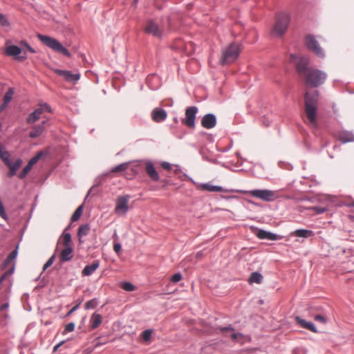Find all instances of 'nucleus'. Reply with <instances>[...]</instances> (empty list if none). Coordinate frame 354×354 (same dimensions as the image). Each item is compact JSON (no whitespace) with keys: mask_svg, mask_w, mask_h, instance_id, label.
I'll list each match as a JSON object with an SVG mask.
<instances>
[{"mask_svg":"<svg viewBox=\"0 0 354 354\" xmlns=\"http://www.w3.org/2000/svg\"><path fill=\"white\" fill-rule=\"evenodd\" d=\"M304 77L307 87L316 88L324 84L326 80L327 75L322 71L310 68L306 71Z\"/></svg>","mask_w":354,"mask_h":354,"instance_id":"obj_1","label":"nucleus"},{"mask_svg":"<svg viewBox=\"0 0 354 354\" xmlns=\"http://www.w3.org/2000/svg\"><path fill=\"white\" fill-rule=\"evenodd\" d=\"M290 16L288 12H281L276 16L275 23L272 28L271 34L274 37H281L287 31Z\"/></svg>","mask_w":354,"mask_h":354,"instance_id":"obj_2","label":"nucleus"},{"mask_svg":"<svg viewBox=\"0 0 354 354\" xmlns=\"http://www.w3.org/2000/svg\"><path fill=\"white\" fill-rule=\"evenodd\" d=\"M241 50L238 43H232L223 48L219 62L222 65L230 64L234 62L239 57Z\"/></svg>","mask_w":354,"mask_h":354,"instance_id":"obj_3","label":"nucleus"},{"mask_svg":"<svg viewBox=\"0 0 354 354\" xmlns=\"http://www.w3.org/2000/svg\"><path fill=\"white\" fill-rule=\"evenodd\" d=\"M38 39L46 46L52 48L53 50L60 53L66 57H71V53L68 49L64 48L57 40L49 36L37 35Z\"/></svg>","mask_w":354,"mask_h":354,"instance_id":"obj_4","label":"nucleus"},{"mask_svg":"<svg viewBox=\"0 0 354 354\" xmlns=\"http://www.w3.org/2000/svg\"><path fill=\"white\" fill-rule=\"evenodd\" d=\"M129 195L119 196L115 200V214L118 216L125 215L129 211Z\"/></svg>","mask_w":354,"mask_h":354,"instance_id":"obj_5","label":"nucleus"},{"mask_svg":"<svg viewBox=\"0 0 354 354\" xmlns=\"http://www.w3.org/2000/svg\"><path fill=\"white\" fill-rule=\"evenodd\" d=\"M145 31L146 33L158 39H161L164 33L163 27L153 19L147 21Z\"/></svg>","mask_w":354,"mask_h":354,"instance_id":"obj_6","label":"nucleus"},{"mask_svg":"<svg viewBox=\"0 0 354 354\" xmlns=\"http://www.w3.org/2000/svg\"><path fill=\"white\" fill-rule=\"evenodd\" d=\"M247 193L264 201H273L277 198L276 192L268 189H254L248 191Z\"/></svg>","mask_w":354,"mask_h":354,"instance_id":"obj_7","label":"nucleus"},{"mask_svg":"<svg viewBox=\"0 0 354 354\" xmlns=\"http://www.w3.org/2000/svg\"><path fill=\"white\" fill-rule=\"evenodd\" d=\"M290 61L291 62H295L296 68L298 73L301 76L304 77L306 71H307V69L309 68H308L309 64V59L306 57H297L294 55H290Z\"/></svg>","mask_w":354,"mask_h":354,"instance_id":"obj_8","label":"nucleus"},{"mask_svg":"<svg viewBox=\"0 0 354 354\" xmlns=\"http://www.w3.org/2000/svg\"><path fill=\"white\" fill-rule=\"evenodd\" d=\"M44 111L51 112L50 107L47 104H40V106L30 113L26 118L28 124H33L39 120Z\"/></svg>","mask_w":354,"mask_h":354,"instance_id":"obj_9","label":"nucleus"},{"mask_svg":"<svg viewBox=\"0 0 354 354\" xmlns=\"http://www.w3.org/2000/svg\"><path fill=\"white\" fill-rule=\"evenodd\" d=\"M198 113V108L192 106H189L185 110V116L183 119V123L189 128H194L196 115Z\"/></svg>","mask_w":354,"mask_h":354,"instance_id":"obj_10","label":"nucleus"},{"mask_svg":"<svg viewBox=\"0 0 354 354\" xmlns=\"http://www.w3.org/2000/svg\"><path fill=\"white\" fill-rule=\"evenodd\" d=\"M306 45L310 50L313 51L317 56L321 57L324 56V51L319 46L318 41L314 36L311 35H306Z\"/></svg>","mask_w":354,"mask_h":354,"instance_id":"obj_11","label":"nucleus"},{"mask_svg":"<svg viewBox=\"0 0 354 354\" xmlns=\"http://www.w3.org/2000/svg\"><path fill=\"white\" fill-rule=\"evenodd\" d=\"M305 113L307 118V124L313 128H316L317 125V106H309L308 104H306Z\"/></svg>","mask_w":354,"mask_h":354,"instance_id":"obj_12","label":"nucleus"},{"mask_svg":"<svg viewBox=\"0 0 354 354\" xmlns=\"http://www.w3.org/2000/svg\"><path fill=\"white\" fill-rule=\"evenodd\" d=\"M55 73L57 75L62 77L66 81L68 82H77L80 77V74L73 73L70 71H64L60 69H54Z\"/></svg>","mask_w":354,"mask_h":354,"instance_id":"obj_13","label":"nucleus"},{"mask_svg":"<svg viewBox=\"0 0 354 354\" xmlns=\"http://www.w3.org/2000/svg\"><path fill=\"white\" fill-rule=\"evenodd\" d=\"M22 52V49L17 46L10 45L6 48L5 53L8 56L17 57L16 59L19 61H24L26 59L25 53L24 55L19 56Z\"/></svg>","mask_w":354,"mask_h":354,"instance_id":"obj_14","label":"nucleus"},{"mask_svg":"<svg viewBox=\"0 0 354 354\" xmlns=\"http://www.w3.org/2000/svg\"><path fill=\"white\" fill-rule=\"evenodd\" d=\"M216 124V116L212 113L205 115L201 119V125L205 129H212Z\"/></svg>","mask_w":354,"mask_h":354,"instance_id":"obj_15","label":"nucleus"},{"mask_svg":"<svg viewBox=\"0 0 354 354\" xmlns=\"http://www.w3.org/2000/svg\"><path fill=\"white\" fill-rule=\"evenodd\" d=\"M145 169L147 176L152 181L157 182L160 180L159 174L151 162L147 161L145 162Z\"/></svg>","mask_w":354,"mask_h":354,"instance_id":"obj_16","label":"nucleus"},{"mask_svg":"<svg viewBox=\"0 0 354 354\" xmlns=\"http://www.w3.org/2000/svg\"><path fill=\"white\" fill-rule=\"evenodd\" d=\"M46 120L42 121L41 124L35 125L32 127V130L29 133L31 138H36L40 136L45 130L44 125L46 124Z\"/></svg>","mask_w":354,"mask_h":354,"instance_id":"obj_17","label":"nucleus"},{"mask_svg":"<svg viewBox=\"0 0 354 354\" xmlns=\"http://www.w3.org/2000/svg\"><path fill=\"white\" fill-rule=\"evenodd\" d=\"M257 236L260 239H268L272 241L279 240L281 239L280 236L263 230H259L257 232Z\"/></svg>","mask_w":354,"mask_h":354,"instance_id":"obj_18","label":"nucleus"},{"mask_svg":"<svg viewBox=\"0 0 354 354\" xmlns=\"http://www.w3.org/2000/svg\"><path fill=\"white\" fill-rule=\"evenodd\" d=\"M318 100V92L317 91L312 93L306 91L305 93V105L308 104L312 106H317Z\"/></svg>","mask_w":354,"mask_h":354,"instance_id":"obj_19","label":"nucleus"},{"mask_svg":"<svg viewBox=\"0 0 354 354\" xmlns=\"http://www.w3.org/2000/svg\"><path fill=\"white\" fill-rule=\"evenodd\" d=\"M152 119L156 122L165 120L167 118V112L162 109H155L152 111Z\"/></svg>","mask_w":354,"mask_h":354,"instance_id":"obj_20","label":"nucleus"},{"mask_svg":"<svg viewBox=\"0 0 354 354\" xmlns=\"http://www.w3.org/2000/svg\"><path fill=\"white\" fill-rule=\"evenodd\" d=\"M337 138L343 143L354 142V134L349 131H341L339 132L337 136Z\"/></svg>","mask_w":354,"mask_h":354,"instance_id":"obj_21","label":"nucleus"},{"mask_svg":"<svg viewBox=\"0 0 354 354\" xmlns=\"http://www.w3.org/2000/svg\"><path fill=\"white\" fill-rule=\"evenodd\" d=\"M295 321L301 327L308 329L313 333L317 332L316 328L311 322H308L306 320L300 318L299 317H296Z\"/></svg>","mask_w":354,"mask_h":354,"instance_id":"obj_22","label":"nucleus"},{"mask_svg":"<svg viewBox=\"0 0 354 354\" xmlns=\"http://www.w3.org/2000/svg\"><path fill=\"white\" fill-rule=\"evenodd\" d=\"M73 257V249L71 247H65L64 250H62L59 259L62 262H65L70 261Z\"/></svg>","mask_w":354,"mask_h":354,"instance_id":"obj_23","label":"nucleus"},{"mask_svg":"<svg viewBox=\"0 0 354 354\" xmlns=\"http://www.w3.org/2000/svg\"><path fill=\"white\" fill-rule=\"evenodd\" d=\"M100 266V263L98 261H94L91 265H88L84 267L82 270V275L84 276H89L92 273H93Z\"/></svg>","mask_w":354,"mask_h":354,"instance_id":"obj_24","label":"nucleus"},{"mask_svg":"<svg viewBox=\"0 0 354 354\" xmlns=\"http://www.w3.org/2000/svg\"><path fill=\"white\" fill-rule=\"evenodd\" d=\"M201 188L203 190L208 191L210 192H221L223 191V189L221 186L212 185L210 183H204L201 185Z\"/></svg>","mask_w":354,"mask_h":354,"instance_id":"obj_25","label":"nucleus"},{"mask_svg":"<svg viewBox=\"0 0 354 354\" xmlns=\"http://www.w3.org/2000/svg\"><path fill=\"white\" fill-rule=\"evenodd\" d=\"M102 317L100 314L93 313L90 319L91 327L93 329L97 328L102 323Z\"/></svg>","mask_w":354,"mask_h":354,"instance_id":"obj_26","label":"nucleus"},{"mask_svg":"<svg viewBox=\"0 0 354 354\" xmlns=\"http://www.w3.org/2000/svg\"><path fill=\"white\" fill-rule=\"evenodd\" d=\"M291 234L295 235L298 237L308 238L314 235V233L311 230H304V229H299L292 232Z\"/></svg>","mask_w":354,"mask_h":354,"instance_id":"obj_27","label":"nucleus"},{"mask_svg":"<svg viewBox=\"0 0 354 354\" xmlns=\"http://www.w3.org/2000/svg\"><path fill=\"white\" fill-rule=\"evenodd\" d=\"M263 275L257 272H254L251 273L248 281L250 284H252L254 283L260 284L263 281Z\"/></svg>","mask_w":354,"mask_h":354,"instance_id":"obj_28","label":"nucleus"},{"mask_svg":"<svg viewBox=\"0 0 354 354\" xmlns=\"http://www.w3.org/2000/svg\"><path fill=\"white\" fill-rule=\"evenodd\" d=\"M90 226L88 224L82 225L78 228L77 235L79 236V239L80 240L81 237L86 236L90 231Z\"/></svg>","mask_w":354,"mask_h":354,"instance_id":"obj_29","label":"nucleus"},{"mask_svg":"<svg viewBox=\"0 0 354 354\" xmlns=\"http://www.w3.org/2000/svg\"><path fill=\"white\" fill-rule=\"evenodd\" d=\"M83 207L82 205L79 206L71 216V221L75 222L79 220L82 214Z\"/></svg>","mask_w":354,"mask_h":354,"instance_id":"obj_30","label":"nucleus"},{"mask_svg":"<svg viewBox=\"0 0 354 354\" xmlns=\"http://www.w3.org/2000/svg\"><path fill=\"white\" fill-rule=\"evenodd\" d=\"M71 242V236L69 233H64L62 236V243L64 247H70Z\"/></svg>","mask_w":354,"mask_h":354,"instance_id":"obj_31","label":"nucleus"},{"mask_svg":"<svg viewBox=\"0 0 354 354\" xmlns=\"http://www.w3.org/2000/svg\"><path fill=\"white\" fill-rule=\"evenodd\" d=\"M14 94V89L9 88L8 91L6 93L3 97V101L6 103V104H8L12 100V95Z\"/></svg>","mask_w":354,"mask_h":354,"instance_id":"obj_32","label":"nucleus"},{"mask_svg":"<svg viewBox=\"0 0 354 354\" xmlns=\"http://www.w3.org/2000/svg\"><path fill=\"white\" fill-rule=\"evenodd\" d=\"M121 288L128 292H131L135 290V286L131 283L130 282H123L121 284Z\"/></svg>","mask_w":354,"mask_h":354,"instance_id":"obj_33","label":"nucleus"},{"mask_svg":"<svg viewBox=\"0 0 354 354\" xmlns=\"http://www.w3.org/2000/svg\"><path fill=\"white\" fill-rule=\"evenodd\" d=\"M22 163V161L21 159H17L14 163H12L11 161L10 162L9 165H7V166L9 168H12V170H15L16 171L18 170V169L21 167Z\"/></svg>","mask_w":354,"mask_h":354,"instance_id":"obj_34","label":"nucleus"},{"mask_svg":"<svg viewBox=\"0 0 354 354\" xmlns=\"http://www.w3.org/2000/svg\"><path fill=\"white\" fill-rule=\"evenodd\" d=\"M128 167V163H122L115 167H113L111 170L112 172H120L125 171Z\"/></svg>","mask_w":354,"mask_h":354,"instance_id":"obj_35","label":"nucleus"},{"mask_svg":"<svg viewBox=\"0 0 354 354\" xmlns=\"http://www.w3.org/2000/svg\"><path fill=\"white\" fill-rule=\"evenodd\" d=\"M0 158L6 165L10 164V154L7 151H4L2 153H1Z\"/></svg>","mask_w":354,"mask_h":354,"instance_id":"obj_36","label":"nucleus"},{"mask_svg":"<svg viewBox=\"0 0 354 354\" xmlns=\"http://www.w3.org/2000/svg\"><path fill=\"white\" fill-rule=\"evenodd\" d=\"M97 306V301L96 299H93L91 300L88 301L85 304V308L86 309H91L95 308Z\"/></svg>","mask_w":354,"mask_h":354,"instance_id":"obj_37","label":"nucleus"},{"mask_svg":"<svg viewBox=\"0 0 354 354\" xmlns=\"http://www.w3.org/2000/svg\"><path fill=\"white\" fill-rule=\"evenodd\" d=\"M0 25L3 27H9L10 26V23H9L7 17L1 13H0Z\"/></svg>","mask_w":354,"mask_h":354,"instance_id":"obj_38","label":"nucleus"},{"mask_svg":"<svg viewBox=\"0 0 354 354\" xmlns=\"http://www.w3.org/2000/svg\"><path fill=\"white\" fill-rule=\"evenodd\" d=\"M32 167L28 163L27 165L23 169L22 171L19 174V178H24L31 170Z\"/></svg>","mask_w":354,"mask_h":354,"instance_id":"obj_39","label":"nucleus"},{"mask_svg":"<svg viewBox=\"0 0 354 354\" xmlns=\"http://www.w3.org/2000/svg\"><path fill=\"white\" fill-rule=\"evenodd\" d=\"M41 156L42 152L38 153L35 156H34L29 160L28 164L32 167L37 162V161L40 159Z\"/></svg>","mask_w":354,"mask_h":354,"instance_id":"obj_40","label":"nucleus"},{"mask_svg":"<svg viewBox=\"0 0 354 354\" xmlns=\"http://www.w3.org/2000/svg\"><path fill=\"white\" fill-rule=\"evenodd\" d=\"M17 250L15 249L13 251H12L10 253V254L8 256V257L6 258V263H8L10 261H12V260H14L17 257Z\"/></svg>","mask_w":354,"mask_h":354,"instance_id":"obj_41","label":"nucleus"},{"mask_svg":"<svg viewBox=\"0 0 354 354\" xmlns=\"http://www.w3.org/2000/svg\"><path fill=\"white\" fill-rule=\"evenodd\" d=\"M151 333H152V332L151 330H144L142 333V337L143 340L145 342L149 340V339L151 338Z\"/></svg>","mask_w":354,"mask_h":354,"instance_id":"obj_42","label":"nucleus"},{"mask_svg":"<svg viewBox=\"0 0 354 354\" xmlns=\"http://www.w3.org/2000/svg\"><path fill=\"white\" fill-rule=\"evenodd\" d=\"M311 209L313 210L316 214H322L326 211L325 207L318 206L313 207Z\"/></svg>","mask_w":354,"mask_h":354,"instance_id":"obj_43","label":"nucleus"},{"mask_svg":"<svg viewBox=\"0 0 354 354\" xmlns=\"http://www.w3.org/2000/svg\"><path fill=\"white\" fill-rule=\"evenodd\" d=\"M75 329V324L73 323H68L65 326L64 332L69 333L73 331Z\"/></svg>","mask_w":354,"mask_h":354,"instance_id":"obj_44","label":"nucleus"},{"mask_svg":"<svg viewBox=\"0 0 354 354\" xmlns=\"http://www.w3.org/2000/svg\"><path fill=\"white\" fill-rule=\"evenodd\" d=\"M181 279H182V275H181V274H180V273H176V274H174L171 277V281L172 282L177 283V282L180 281L181 280Z\"/></svg>","mask_w":354,"mask_h":354,"instance_id":"obj_45","label":"nucleus"},{"mask_svg":"<svg viewBox=\"0 0 354 354\" xmlns=\"http://www.w3.org/2000/svg\"><path fill=\"white\" fill-rule=\"evenodd\" d=\"M21 46L23 47L24 46V48L28 50L29 52L32 53H35V50L29 45L28 44L26 41H22L21 42Z\"/></svg>","mask_w":354,"mask_h":354,"instance_id":"obj_46","label":"nucleus"},{"mask_svg":"<svg viewBox=\"0 0 354 354\" xmlns=\"http://www.w3.org/2000/svg\"><path fill=\"white\" fill-rule=\"evenodd\" d=\"M54 259H55V256H52L48 261L47 262L44 264V268H43V270H46L48 267H50L53 263L54 262Z\"/></svg>","mask_w":354,"mask_h":354,"instance_id":"obj_47","label":"nucleus"},{"mask_svg":"<svg viewBox=\"0 0 354 354\" xmlns=\"http://www.w3.org/2000/svg\"><path fill=\"white\" fill-rule=\"evenodd\" d=\"M230 337L233 340H238L239 339H241L243 337V335L241 333H232L230 334Z\"/></svg>","mask_w":354,"mask_h":354,"instance_id":"obj_48","label":"nucleus"},{"mask_svg":"<svg viewBox=\"0 0 354 354\" xmlns=\"http://www.w3.org/2000/svg\"><path fill=\"white\" fill-rule=\"evenodd\" d=\"M315 320L317 322H321L322 324H325L326 322V318L321 315H317L315 317Z\"/></svg>","mask_w":354,"mask_h":354,"instance_id":"obj_49","label":"nucleus"},{"mask_svg":"<svg viewBox=\"0 0 354 354\" xmlns=\"http://www.w3.org/2000/svg\"><path fill=\"white\" fill-rule=\"evenodd\" d=\"M220 331L223 333H226L227 332H231V331H233L234 330V328L230 327V326H227V327H221L220 328Z\"/></svg>","mask_w":354,"mask_h":354,"instance_id":"obj_50","label":"nucleus"},{"mask_svg":"<svg viewBox=\"0 0 354 354\" xmlns=\"http://www.w3.org/2000/svg\"><path fill=\"white\" fill-rule=\"evenodd\" d=\"M161 167L165 169H167V170H170L171 169V165L170 163L169 162H162L161 163Z\"/></svg>","mask_w":354,"mask_h":354,"instance_id":"obj_51","label":"nucleus"},{"mask_svg":"<svg viewBox=\"0 0 354 354\" xmlns=\"http://www.w3.org/2000/svg\"><path fill=\"white\" fill-rule=\"evenodd\" d=\"M121 245L118 243H115L113 245V250L116 253H119L121 250Z\"/></svg>","mask_w":354,"mask_h":354,"instance_id":"obj_52","label":"nucleus"},{"mask_svg":"<svg viewBox=\"0 0 354 354\" xmlns=\"http://www.w3.org/2000/svg\"><path fill=\"white\" fill-rule=\"evenodd\" d=\"M79 306L80 304H77L76 306H75L73 308H72L68 313L67 315H71L73 312H75L78 308H79Z\"/></svg>","mask_w":354,"mask_h":354,"instance_id":"obj_53","label":"nucleus"},{"mask_svg":"<svg viewBox=\"0 0 354 354\" xmlns=\"http://www.w3.org/2000/svg\"><path fill=\"white\" fill-rule=\"evenodd\" d=\"M9 169H10V171H9V172L8 173V176L9 177H12V176H13L15 174L16 171H15V170H12V168H9Z\"/></svg>","mask_w":354,"mask_h":354,"instance_id":"obj_54","label":"nucleus"},{"mask_svg":"<svg viewBox=\"0 0 354 354\" xmlns=\"http://www.w3.org/2000/svg\"><path fill=\"white\" fill-rule=\"evenodd\" d=\"M8 306H9L8 303H5L1 306L0 310H3L7 309L8 308Z\"/></svg>","mask_w":354,"mask_h":354,"instance_id":"obj_55","label":"nucleus"},{"mask_svg":"<svg viewBox=\"0 0 354 354\" xmlns=\"http://www.w3.org/2000/svg\"><path fill=\"white\" fill-rule=\"evenodd\" d=\"M62 344H63V342H59V344L55 345L53 348V352H56L58 350V348L62 345Z\"/></svg>","mask_w":354,"mask_h":354,"instance_id":"obj_56","label":"nucleus"},{"mask_svg":"<svg viewBox=\"0 0 354 354\" xmlns=\"http://www.w3.org/2000/svg\"><path fill=\"white\" fill-rule=\"evenodd\" d=\"M6 106H7V104H6L5 102L3 104H1L0 106V112L2 111L6 107Z\"/></svg>","mask_w":354,"mask_h":354,"instance_id":"obj_57","label":"nucleus"},{"mask_svg":"<svg viewBox=\"0 0 354 354\" xmlns=\"http://www.w3.org/2000/svg\"><path fill=\"white\" fill-rule=\"evenodd\" d=\"M5 150L3 145L0 143V154L2 153Z\"/></svg>","mask_w":354,"mask_h":354,"instance_id":"obj_58","label":"nucleus"},{"mask_svg":"<svg viewBox=\"0 0 354 354\" xmlns=\"http://www.w3.org/2000/svg\"><path fill=\"white\" fill-rule=\"evenodd\" d=\"M201 254L200 252L197 253L196 256L197 257H201Z\"/></svg>","mask_w":354,"mask_h":354,"instance_id":"obj_59","label":"nucleus"},{"mask_svg":"<svg viewBox=\"0 0 354 354\" xmlns=\"http://www.w3.org/2000/svg\"><path fill=\"white\" fill-rule=\"evenodd\" d=\"M352 205L354 207V202L352 203Z\"/></svg>","mask_w":354,"mask_h":354,"instance_id":"obj_60","label":"nucleus"}]
</instances>
